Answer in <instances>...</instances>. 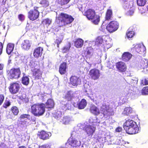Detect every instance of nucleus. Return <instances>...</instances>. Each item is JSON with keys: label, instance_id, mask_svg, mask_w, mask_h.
<instances>
[{"label": "nucleus", "instance_id": "obj_27", "mask_svg": "<svg viewBox=\"0 0 148 148\" xmlns=\"http://www.w3.org/2000/svg\"><path fill=\"white\" fill-rule=\"evenodd\" d=\"M47 108L51 109L54 108V102L53 100L51 99H49L45 103V106Z\"/></svg>", "mask_w": 148, "mask_h": 148}, {"label": "nucleus", "instance_id": "obj_37", "mask_svg": "<svg viewBox=\"0 0 148 148\" xmlns=\"http://www.w3.org/2000/svg\"><path fill=\"white\" fill-rule=\"evenodd\" d=\"M141 93L143 95H148V86L144 87L141 90Z\"/></svg>", "mask_w": 148, "mask_h": 148}, {"label": "nucleus", "instance_id": "obj_50", "mask_svg": "<svg viewBox=\"0 0 148 148\" xmlns=\"http://www.w3.org/2000/svg\"><path fill=\"white\" fill-rule=\"evenodd\" d=\"M3 48V44L0 42V56L2 54Z\"/></svg>", "mask_w": 148, "mask_h": 148}, {"label": "nucleus", "instance_id": "obj_49", "mask_svg": "<svg viewBox=\"0 0 148 148\" xmlns=\"http://www.w3.org/2000/svg\"><path fill=\"white\" fill-rule=\"evenodd\" d=\"M53 116L57 120H59L61 117L60 115L57 112H56L54 114Z\"/></svg>", "mask_w": 148, "mask_h": 148}, {"label": "nucleus", "instance_id": "obj_56", "mask_svg": "<svg viewBox=\"0 0 148 148\" xmlns=\"http://www.w3.org/2000/svg\"><path fill=\"white\" fill-rule=\"evenodd\" d=\"M18 98L19 99H20L21 100H23L25 99V96L23 95H22L21 96H19L18 97Z\"/></svg>", "mask_w": 148, "mask_h": 148}, {"label": "nucleus", "instance_id": "obj_29", "mask_svg": "<svg viewBox=\"0 0 148 148\" xmlns=\"http://www.w3.org/2000/svg\"><path fill=\"white\" fill-rule=\"evenodd\" d=\"M84 53L85 55L86 56L93 55V48L90 47H87L86 49L84 50Z\"/></svg>", "mask_w": 148, "mask_h": 148}, {"label": "nucleus", "instance_id": "obj_30", "mask_svg": "<svg viewBox=\"0 0 148 148\" xmlns=\"http://www.w3.org/2000/svg\"><path fill=\"white\" fill-rule=\"evenodd\" d=\"M132 112V108L130 107H127L124 108L123 114L125 115H128Z\"/></svg>", "mask_w": 148, "mask_h": 148}, {"label": "nucleus", "instance_id": "obj_22", "mask_svg": "<svg viewBox=\"0 0 148 148\" xmlns=\"http://www.w3.org/2000/svg\"><path fill=\"white\" fill-rule=\"evenodd\" d=\"M132 55L129 52H124L121 56L122 60L124 62L129 61L132 58Z\"/></svg>", "mask_w": 148, "mask_h": 148}, {"label": "nucleus", "instance_id": "obj_12", "mask_svg": "<svg viewBox=\"0 0 148 148\" xmlns=\"http://www.w3.org/2000/svg\"><path fill=\"white\" fill-rule=\"evenodd\" d=\"M89 75L90 78L94 80L98 79L100 76L99 70L96 69H93L89 71Z\"/></svg>", "mask_w": 148, "mask_h": 148}, {"label": "nucleus", "instance_id": "obj_46", "mask_svg": "<svg viewBox=\"0 0 148 148\" xmlns=\"http://www.w3.org/2000/svg\"><path fill=\"white\" fill-rule=\"evenodd\" d=\"M5 22L2 21H0V30H4L5 29V26L4 25Z\"/></svg>", "mask_w": 148, "mask_h": 148}, {"label": "nucleus", "instance_id": "obj_55", "mask_svg": "<svg viewBox=\"0 0 148 148\" xmlns=\"http://www.w3.org/2000/svg\"><path fill=\"white\" fill-rule=\"evenodd\" d=\"M128 93H127L126 94V96H128V95L130 96L132 93V90L129 89L128 91Z\"/></svg>", "mask_w": 148, "mask_h": 148}, {"label": "nucleus", "instance_id": "obj_52", "mask_svg": "<svg viewBox=\"0 0 148 148\" xmlns=\"http://www.w3.org/2000/svg\"><path fill=\"white\" fill-rule=\"evenodd\" d=\"M0 148H7L5 144L1 143L0 144Z\"/></svg>", "mask_w": 148, "mask_h": 148}, {"label": "nucleus", "instance_id": "obj_38", "mask_svg": "<svg viewBox=\"0 0 148 148\" xmlns=\"http://www.w3.org/2000/svg\"><path fill=\"white\" fill-rule=\"evenodd\" d=\"M146 3V0H137V4L139 6H144L145 5Z\"/></svg>", "mask_w": 148, "mask_h": 148}, {"label": "nucleus", "instance_id": "obj_62", "mask_svg": "<svg viewBox=\"0 0 148 148\" xmlns=\"http://www.w3.org/2000/svg\"><path fill=\"white\" fill-rule=\"evenodd\" d=\"M131 74H130L129 75H127V76H130Z\"/></svg>", "mask_w": 148, "mask_h": 148}, {"label": "nucleus", "instance_id": "obj_17", "mask_svg": "<svg viewBox=\"0 0 148 148\" xmlns=\"http://www.w3.org/2000/svg\"><path fill=\"white\" fill-rule=\"evenodd\" d=\"M67 66L66 62H63L61 64L59 68V72L61 75H65L67 73Z\"/></svg>", "mask_w": 148, "mask_h": 148}, {"label": "nucleus", "instance_id": "obj_42", "mask_svg": "<svg viewBox=\"0 0 148 148\" xmlns=\"http://www.w3.org/2000/svg\"><path fill=\"white\" fill-rule=\"evenodd\" d=\"M140 85L142 86L148 85V78H144L141 80Z\"/></svg>", "mask_w": 148, "mask_h": 148}, {"label": "nucleus", "instance_id": "obj_45", "mask_svg": "<svg viewBox=\"0 0 148 148\" xmlns=\"http://www.w3.org/2000/svg\"><path fill=\"white\" fill-rule=\"evenodd\" d=\"M5 99V97L3 94H0V106L3 103Z\"/></svg>", "mask_w": 148, "mask_h": 148}, {"label": "nucleus", "instance_id": "obj_1", "mask_svg": "<svg viewBox=\"0 0 148 148\" xmlns=\"http://www.w3.org/2000/svg\"><path fill=\"white\" fill-rule=\"evenodd\" d=\"M58 24L60 27L65 26L71 24L74 18L70 15L66 13H60L57 17Z\"/></svg>", "mask_w": 148, "mask_h": 148}, {"label": "nucleus", "instance_id": "obj_19", "mask_svg": "<svg viewBox=\"0 0 148 148\" xmlns=\"http://www.w3.org/2000/svg\"><path fill=\"white\" fill-rule=\"evenodd\" d=\"M89 110L91 113L95 115H97L100 113L99 108L93 104L90 105Z\"/></svg>", "mask_w": 148, "mask_h": 148}, {"label": "nucleus", "instance_id": "obj_14", "mask_svg": "<svg viewBox=\"0 0 148 148\" xmlns=\"http://www.w3.org/2000/svg\"><path fill=\"white\" fill-rule=\"evenodd\" d=\"M31 43L28 40L26 39L23 40L21 44L22 49L24 51H28L31 48Z\"/></svg>", "mask_w": 148, "mask_h": 148}, {"label": "nucleus", "instance_id": "obj_61", "mask_svg": "<svg viewBox=\"0 0 148 148\" xmlns=\"http://www.w3.org/2000/svg\"><path fill=\"white\" fill-rule=\"evenodd\" d=\"M102 42H103V40H101L100 41H99V42L101 43V44H102Z\"/></svg>", "mask_w": 148, "mask_h": 148}, {"label": "nucleus", "instance_id": "obj_57", "mask_svg": "<svg viewBox=\"0 0 148 148\" xmlns=\"http://www.w3.org/2000/svg\"><path fill=\"white\" fill-rule=\"evenodd\" d=\"M3 65L2 64H0V70H2L3 69Z\"/></svg>", "mask_w": 148, "mask_h": 148}, {"label": "nucleus", "instance_id": "obj_26", "mask_svg": "<svg viewBox=\"0 0 148 148\" xmlns=\"http://www.w3.org/2000/svg\"><path fill=\"white\" fill-rule=\"evenodd\" d=\"M14 47V44L9 43L7 44L6 48V51L8 54H10L13 51Z\"/></svg>", "mask_w": 148, "mask_h": 148}, {"label": "nucleus", "instance_id": "obj_36", "mask_svg": "<svg viewBox=\"0 0 148 148\" xmlns=\"http://www.w3.org/2000/svg\"><path fill=\"white\" fill-rule=\"evenodd\" d=\"M72 95L70 92H68L65 95L64 97V99L67 101L71 100L72 98Z\"/></svg>", "mask_w": 148, "mask_h": 148}, {"label": "nucleus", "instance_id": "obj_60", "mask_svg": "<svg viewBox=\"0 0 148 148\" xmlns=\"http://www.w3.org/2000/svg\"><path fill=\"white\" fill-rule=\"evenodd\" d=\"M8 64H10L11 63V59H9L8 60Z\"/></svg>", "mask_w": 148, "mask_h": 148}, {"label": "nucleus", "instance_id": "obj_9", "mask_svg": "<svg viewBox=\"0 0 148 148\" xmlns=\"http://www.w3.org/2000/svg\"><path fill=\"white\" fill-rule=\"evenodd\" d=\"M31 71L32 76L35 79L38 80L41 79L42 72L40 69L34 68L32 69Z\"/></svg>", "mask_w": 148, "mask_h": 148}, {"label": "nucleus", "instance_id": "obj_43", "mask_svg": "<svg viewBox=\"0 0 148 148\" xmlns=\"http://www.w3.org/2000/svg\"><path fill=\"white\" fill-rule=\"evenodd\" d=\"M51 23V21L48 18L44 19L42 22V23L45 25H49Z\"/></svg>", "mask_w": 148, "mask_h": 148}, {"label": "nucleus", "instance_id": "obj_13", "mask_svg": "<svg viewBox=\"0 0 148 148\" xmlns=\"http://www.w3.org/2000/svg\"><path fill=\"white\" fill-rule=\"evenodd\" d=\"M139 128L136 124H134V126L127 129L126 131V133L130 134H137L139 132Z\"/></svg>", "mask_w": 148, "mask_h": 148}, {"label": "nucleus", "instance_id": "obj_53", "mask_svg": "<svg viewBox=\"0 0 148 148\" xmlns=\"http://www.w3.org/2000/svg\"><path fill=\"white\" fill-rule=\"evenodd\" d=\"M122 128L121 127H117L115 130V131L117 132H120L122 131Z\"/></svg>", "mask_w": 148, "mask_h": 148}, {"label": "nucleus", "instance_id": "obj_24", "mask_svg": "<svg viewBox=\"0 0 148 148\" xmlns=\"http://www.w3.org/2000/svg\"><path fill=\"white\" fill-rule=\"evenodd\" d=\"M113 13L112 11L110 9H108L106 13L105 17V21H109L112 20Z\"/></svg>", "mask_w": 148, "mask_h": 148}, {"label": "nucleus", "instance_id": "obj_59", "mask_svg": "<svg viewBox=\"0 0 148 148\" xmlns=\"http://www.w3.org/2000/svg\"><path fill=\"white\" fill-rule=\"evenodd\" d=\"M18 148H27V147L24 146H21L19 147Z\"/></svg>", "mask_w": 148, "mask_h": 148}, {"label": "nucleus", "instance_id": "obj_8", "mask_svg": "<svg viewBox=\"0 0 148 148\" xmlns=\"http://www.w3.org/2000/svg\"><path fill=\"white\" fill-rule=\"evenodd\" d=\"M20 88V84L17 82H15L10 84L9 87V89L10 92L11 94H14L18 92Z\"/></svg>", "mask_w": 148, "mask_h": 148}, {"label": "nucleus", "instance_id": "obj_51", "mask_svg": "<svg viewBox=\"0 0 148 148\" xmlns=\"http://www.w3.org/2000/svg\"><path fill=\"white\" fill-rule=\"evenodd\" d=\"M50 146L49 145L47 144H45L42 145L40 146L39 147V148H50Z\"/></svg>", "mask_w": 148, "mask_h": 148}, {"label": "nucleus", "instance_id": "obj_7", "mask_svg": "<svg viewBox=\"0 0 148 148\" xmlns=\"http://www.w3.org/2000/svg\"><path fill=\"white\" fill-rule=\"evenodd\" d=\"M119 27V23L115 21H110L106 26V29L110 33L116 31Z\"/></svg>", "mask_w": 148, "mask_h": 148}, {"label": "nucleus", "instance_id": "obj_63", "mask_svg": "<svg viewBox=\"0 0 148 148\" xmlns=\"http://www.w3.org/2000/svg\"><path fill=\"white\" fill-rule=\"evenodd\" d=\"M28 148H31V147H28Z\"/></svg>", "mask_w": 148, "mask_h": 148}, {"label": "nucleus", "instance_id": "obj_33", "mask_svg": "<svg viewBox=\"0 0 148 148\" xmlns=\"http://www.w3.org/2000/svg\"><path fill=\"white\" fill-rule=\"evenodd\" d=\"M39 4L44 8L47 7L49 5V2L48 0H41Z\"/></svg>", "mask_w": 148, "mask_h": 148}, {"label": "nucleus", "instance_id": "obj_32", "mask_svg": "<svg viewBox=\"0 0 148 148\" xmlns=\"http://www.w3.org/2000/svg\"><path fill=\"white\" fill-rule=\"evenodd\" d=\"M134 48L132 50L133 51H136L137 53L141 52L144 51L145 48L143 46L142 47L141 46H139V45H138L137 47Z\"/></svg>", "mask_w": 148, "mask_h": 148}, {"label": "nucleus", "instance_id": "obj_44", "mask_svg": "<svg viewBox=\"0 0 148 148\" xmlns=\"http://www.w3.org/2000/svg\"><path fill=\"white\" fill-rule=\"evenodd\" d=\"M18 17L19 20L21 21H24L25 19V16L22 14H18Z\"/></svg>", "mask_w": 148, "mask_h": 148}, {"label": "nucleus", "instance_id": "obj_20", "mask_svg": "<svg viewBox=\"0 0 148 148\" xmlns=\"http://www.w3.org/2000/svg\"><path fill=\"white\" fill-rule=\"evenodd\" d=\"M67 143L69 145L73 147H77L80 145V143L78 141L72 138L69 139L67 141Z\"/></svg>", "mask_w": 148, "mask_h": 148}, {"label": "nucleus", "instance_id": "obj_47", "mask_svg": "<svg viewBox=\"0 0 148 148\" xmlns=\"http://www.w3.org/2000/svg\"><path fill=\"white\" fill-rule=\"evenodd\" d=\"M69 119L68 118L65 117L63 118L62 121L63 123L66 124L68 123L69 121Z\"/></svg>", "mask_w": 148, "mask_h": 148}, {"label": "nucleus", "instance_id": "obj_39", "mask_svg": "<svg viewBox=\"0 0 148 148\" xmlns=\"http://www.w3.org/2000/svg\"><path fill=\"white\" fill-rule=\"evenodd\" d=\"M127 32L126 33V35L127 37L128 38H131L134 35V32L133 31H130L128 30Z\"/></svg>", "mask_w": 148, "mask_h": 148}, {"label": "nucleus", "instance_id": "obj_11", "mask_svg": "<svg viewBox=\"0 0 148 148\" xmlns=\"http://www.w3.org/2000/svg\"><path fill=\"white\" fill-rule=\"evenodd\" d=\"M116 66L118 71L120 72H124L127 69V67L126 64L122 61H119L116 63Z\"/></svg>", "mask_w": 148, "mask_h": 148}, {"label": "nucleus", "instance_id": "obj_16", "mask_svg": "<svg viewBox=\"0 0 148 148\" xmlns=\"http://www.w3.org/2000/svg\"><path fill=\"white\" fill-rule=\"evenodd\" d=\"M81 82L79 77L75 75L72 76L70 78V84L74 86H77Z\"/></svg>", "mask_w": 148, "mask_h": 148}, {"label": "nucleus", "instance_id": "obj_10", "mask_svg": "<svg viewBox=\"0 0 148 148\" xmlns=\"http://www.w3.org/2000/svg\"><path fill=\"white\" fill-rule=\"evenodd\" d=\"M96 130V127L92 125H85L83 128V130L86 132L88 136L92 137Z\"/></svg>", "mask_w": 148, "mask_h": 148}, {"label": "nucleus", "instance_id": "obj_48", "mask_svg": "<svg viewBox=\"0 0 148 148\" xmlns=\"http://www.w3.org/2000/svg\"><path fill=\"white\" fill-rule=\"evenodd\" d=\"M30 117V115L28 114H23L21 115L20 118L21 119L28 118Z\"/></svg>", "mask_w": 148, "mask_h": 148}, {"label": "nucleus", "instance_id": "obj_28", "mask_svg": "<svg viewBox=\"0 0 148 148\" xmlns=\"http://www.w3.org/2000/svg\"><path fill=\"white\" fill-rule=\"evenodd\" d=\"M21 83L24 85L27 86L29 82V79L28 77L23 75L21 78Z\"/></svg>", "mask_w": 148, "mask_h": 148}, {"label": "nucleus", "instance_id": "obj_6", "mask_svg": "<svg viewBox=\"0 0 148 148\" xmlns=\"http://www.w3.org/2000/svg\"><path fill=\"white\" fill-rule=\"evenodd\" d=\"M100 111L103 116L106 118L113 115L114 114L112 109L109 108L105 103L103 104L101 106Z\"/></svg>", "mask_w": 148, "mask_h": 148}, {"label": "nucleus", "instance_id": "obj_23", "mask_svg": "<svg viewBox=\"0 0 148 148\" xmlns=\"http://www.w3.org/2000/svg\"><path fill=\"white\" fill-rule=\"evenodd\" d=\"M87 102L86 100L84 99H82L77 104V107L79 109H84L86 106Z\"/></svg>", "mask_w": 148, "mask_h": 148}, {"label": "nucleus", "instance_id": "obj_41", "mask_svg": "<svg viewBox=\"0 0 148 148\" xmlns=\"http://www.w3.org/2000/svg\"><path fill=\"white\" fill-rule=\"evenodd\" d=\"M62 38H58L56 39L54 42L55 44H57V46L58 48L59 47V45L62 42Z\"/></svg>", "mask_w": 148, "mask_h": 148}, {"label": "nucleus", "instance_id": "obj_40", "mask_svg": "<svg viewBox=\"0 0 148 148\" xmlns=\"http://www.w3.org/2000/svg\"><path fill=\"white\" fill-rule=\"evenodd\" d=\"M11 105V102L9 100H5L3 103V108L6 109Z\"/></svg>", "mask_w": 148, "mask_h": 148}, {"label": "nucleus", "instance_id": "obj_35", "mask_svg": "<svg viewBox=\"0 0 148 148\" xmlns=\"http://www.w3.org/2000/svg\"><path fill=\"white\" fill-rule=\"evenodd\" d=\"M71 0H58V3L61 6H63L67 4Z\"/></svg>", "mask_w": 148, "mask_h": 148}, {"label": "nucleus", "instance_id": "obj_34", "mask_svg": "<svg viewBox=\"0 0 148 148\" xmlns=\"http://www.w3.org/2000/svg\"><path fill=\"white\" fill-rule=\"evenodd\" d=\"M13 114L15 115H17L19 113V110L18 108L16 106L12 107L11 109Z\"/></svg>", "mask_w": 148, "mask_h": 148}, {"label": "nucleus", "instance_id": "obj_3", "mask_svg": "<svg viewBox=\"0 0 148 148\" xmlns=\"http://www.w3.org/2000/svg\"><path fill=\"white\" fill-rule=\"evenodd\" d=\"M45 104L35 103L31 106V112L36 116H40L42 115L45 112Z\"/></svg>", "mask_w": 148, "mask_h": 148}, {"label": "nucleus", "instance_id": "obj_58", "mask_svg": "<svg viewBox=\"0 0 148 148\" xmlns=\"http://www.w3.org/2000/svg\"><path fill=\"white\" fill-rule=\"evenodd\" d=\"M123 2V3H125V2H128V0H121Z\"/></svg>", "mask_w": 148, "mask_h": 148}, {"label": "nucleus", "instance_id": "obj_18", "mask_svg": "<svg viewBox=\"0 0 148 148\" xmlns=\"http://www.w3.org/2000/svg\"><path fill=\"white\" fill-rule=\"evenodd\" d=\"M43 49L42 47H39L35 48L33 51V56L36 58L41 57L43 53Z\"/></svg>", "mask_w": 148, "mask_h": 148}, {"label": "nucleus", "instance_id": "obj_15", "mask_svg": "<svg viewBox=\"0 0 148 148\" xmlns=\"http://www.w3.org/2000/svg\"><path fill=\"white\" fill-rule=\"evenodd\" d=\"M38 136L40 138L45 140L48 139L51 136V134L46 131L42 130L38 132Z\"/></svg>", "mask_w": 148, "mask_h": 148}, {"label": "nucleus", "instance_id": "obj_25", "mask_svg": "<svg viewBox=\"0 0 148 148\" xmlns=\"http://www.w3.org/2000/svg\"><path fill=\"white\" fill-rule=\"evenodd\" d=\"M84 40L80 38L77 39L74 42V45L77 48L82 47L84 44Z\"/></svg>", "mask_w": 148, "mask_h": 148}, {"label": "nucleus", "instance_id": "obj_4", "mask_svg": "<svg viewBox=\"0 0 148 148\" xmlns=\"http://www.w3.org/2000/svg\"><path fill=\"white\" fill-rule=\"evenodd\" d=\"M7 73L10 79H18L21 77V71L19 67H13L7 71Z\"/></svg>", "mask_w": 148, "mask_h": 148}, {"label": "nucleus", "instance_id": "obj_21", "mask_svg": "<svg viewBox=\"0 0 148 148\" xmlns=\"http://www.w3.org/2000/svg\"><path fill=\"white\" fill-rule=\"evenodd\" d=\"M135 122L133 120L128 119L123 124V127L124 129L126 131L127 128H128L134 126V124H136Z\"/></svg>", "mask_w": 148, "mask_h": 148}, {"label": "nucleus", "instance_id": "obj_5", "mask_svg": "<svg viewBox=\"0 0 148 148\" xmlns=\"http://www.w3.org/2000/svg\"><path fill=\"white\" fill-rule=\"evenodd\" d=\"M39 7L34 6L33 9L30 10L27 13V17L31 21H33L38 19L40 16Z\"/></svg>", "mask_w": 148, "mask_h": 148}, {"label": "nucleus", "instance_id": "obj_2", "mask_svg": "<svg viewBox=\"0 0 148 148\" xmlns=\"http://www.w3.org/2000/svg\"><path fill=\"white\" fill-rule=\"evenodd\" d=\"M83 15L89 20H92V22L95 25L99 22L100 18L99 15L96 14L95 10L92 8H89L85 11Z\"/></svg>", "mask_w": 148, "mask_h": 148}, {"label": "nucleus", "instance_id": "obj_31", "mask_svg": "<svg viewBox=\"0 0 148 148\" xmlns=\"http://www.w3.org/2000/svg\"><path fill=\"white\" fill-rule=\"evenodd\" d=\"M71 47V44L69 42L67 45L63 47L62 49V51L63 53H66L69 52Z\"/></svg>", "mask_w": 148, "mask_h": 148}, {"label": "nucleus", "instance_id": "obj_54", "mask_svg": "<svg viewBox=\"0 0 148 148\" xmlns=\"http://www.w3.org/2000/svg\"><path fill=\"white\" fill-rule=\"evenodd\" d=\"M101 138L102 137H101V136H99V135L97 136L96 137V139L99 142H100L101 141Z\"/></svg>", "mask_w": 148, "mask_h": 148}]
</instances>
